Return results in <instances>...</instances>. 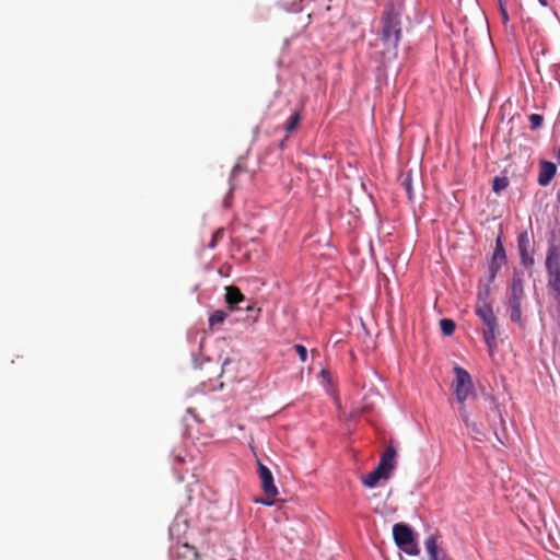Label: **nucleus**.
Returning a JSON list of instances; mask_svg holds the SVG:
<instances>
[{
  "label": "nucleus",
  "mask_w": 560,
  "mask_h": 560,
  "mask_svg": "<svg viewBox=\"0 0 560 560\" xmlns=\"http://www.w3.org/2000/svg\"><path fill=\"white\" fill-rule=\"evenodd\" d=\"M505 1L506 0H498V4H499V9H500V14H501L503 23H508L509 22V13H508V10L505 8Z\"/></svg>",
  "instance_id": "24"
},
{
  "label": "nucleus",
  "mask_w": 560,
  "mask_h": 560,
  "mask_svg": "<svg viewBox=\"0 0 560 560\" xmlns=\"http://www.w3.org/2000/svg\"><path fill=\"white\" fill-rule=\"evenodd\" d=\"M383 45L382 65L386 67L398 57V45L402 38L401 11L394 3L386 4L377 32Z\"/></svg>",
  "instance_id": "1"
},
{
  "label": "nucleus",
  "mask_w": 560,
  "mask_h": 560,
  "mask_svg": "<svg viewBox=\"0 0 560 560\" xmlns=\"http://www.w3.org/2000/svg\"><path fill=\"white\" fill-rule=\"evenodd\" d=\"M230 362V359H225L223 362V366L226 365Z\"/></svg>",
  "instance_id": "34"
},
{
  "label": "nucleus",
  "mask_w": 560,
  "mask_h": 560,
  "mask_svg": "<svg viewBox=\"0 0 560 560\" xmlns=\"http://www.w3.org/2000/svg\"><path fill=\"white\" fill-rule=\"evenodd\" d=\"M225 301L229 305L230 311L246 310L253 311L254 306L249 301H246L244 294L236 287L225 288Z\"/></svg>",
  "instance_id": "5"
},
{
  "label": "nucleus",
  "mask_w": 560,
  "mask_h": 560,
  "mask_svg": "<svg viewBox=\"0 0 560 560\" xmlns=\"http://www.w3.org/2000/svg\"><path fill=\"white\" fill-rule=\"evenodd\" d=\"M557 172V166L552 162L542 161L540 164L538 184L540 186H547L553 178Z\"/></svg>",
  "instance_id": "12"
},
{
  "label": "nucleus",
  "mask_w": 560,
  "mask_h": 560,
  "mask_svg": "<svg viewBox=\"0 0 560 560\" xmlns=\"http://www.w3.org/2000/svg\"><path fill=\"white\" fill-rule=\"evenodd\" d=\"M490 288L487 285L478 292L476 304V315L483 324L482 335L490 352L497 347V337L499 334L498 318L493 313L491 302L489 301Z\"/></svg>",
  "instance_id": "2"
},
{
  "label": "nucleus",
  "mask_w": 560,
  "mask_h": 560,
  "mask_svg": "<svg viewBox=\"0 0 560 560\" xmlns=\"http://www.w3.org/2000/svg\"><path fill=\"white\" fill-rule=\"evenodd\" d=\"M517 248L521 258V262L524 267H532L535 262L533 256V244L526 232L521 233L517 237Z\"/></svg>",
  "instance_id": "6"
},
{
  "label": "nucleus",
  "mask_w": 560,
  "mask_h": 560,
  "mask_svg": "<svg viewBox=\"0 0 560 560\" xmlns=\"http://www.w3.org/2000/svg\"><path fill=\"white\" fill-rule=\"evenodd\" d=\"M506 255L505 249L502 243V240L500 236H498L495 241V248L492 255V260L490 264V278L489 282H492L498 273V271L501 269L502 264L505 261Z\"/></svg>",
  "instance_id": "7"
},
{
  "label": "nucleus",
  "mask_w": 560,
  "mask_h": 560,
  "mask_svg": "<svg viewBox=\"0 0 560 560\" xmlns=\"http://www.w3.org/2000/svg\"><path fill=\"white\" fill-rule=\"evenodd\" d=\"M388 478L389 476L386 475L383 470H380L378 467L376 466L374 470H372L364 477L363 485L368 488H374L381 479Z\"/></svg>",
  "instance_id": "13"
},
{
  "label": "nucleus",
  "mask_w": 560,
  "mask_h": 560,
  "mask_svg": "<svg viewBox=\"0 0 560 560\" xmlns=\"http://www.w3.org/2000/svg\"><path fill=\"white\" fill-rule=\"evenodd\" d=\"M300 120H301L300 114L298 112L293 113L289 117V119H288V121H287V124L284 126L285 131L287 132H292L293 130H295V128L298 127Z\"/></svg>",
  "instance_id": "21"
},
{
  "label": "nucleus",
  "mask_w": 560,
  "mask_h": 560,
  "mask_svg": "<svg viewBox=\"0 0 560 560\" xmlns=\"http://www.w3.org/2000/svg\"><path fill=\"white\" fill-rule=\"evenodd\" d=\"M548 288L560 295V275H548Z\"/></svg>",
  "instance_id": "22"
},
{
  "label": "nucleus",
  "mask_w": 560,
  "mask_h": 560,
  "mask_svg": "<svg viewBox=\"0 0 560 560\" xmlns=\"http://www.w3.org/2000/svg\"><path fill=\"white\" fill-rule=\"evenodd\" d=\"M404 552L410 556H418L420 553V549L418 547L416 536L408 540V542H404L399 546Z\"/></svg>",
  "instance_id": "16"
},
{
  "label": "nucleus",
  "mask_w": 560,
  "mask_h": 560,
  "mask_svg": "<svg viewBox=\"0 0 560 560\" xmlns=\"http://www.w3.org/2000/svg\"><path fill=\"white\" fill-rule=\"evenodd\" d=\"M494 433H495V435H497L498 441H499V442H501V443L503 444V441H502V440H501V438L498 435V433H497V432H494Z\"/></svg>",
  "instance_id": "31"
},
{
  "label": "nucleus",
  "mask_w": 560,
  "mask_h": 560,
  "mask_svg": "<svg viewBox=\"0 0 560 560\" xmlns=\"http://www.w3.org/2000/svg\"><path fill=\"white\" fill-rule=\"evenodd\" d=\"M557 200H558V202L560 203V190H559V191H558V194H557Z\"/></svg>",
  "instance_id": "32"
},
{
  "label": "nucleus",
  "mask_w": 560,
  "mask_h": 560,
  "mask_svg": "<svg viewBox=\"0 0 560 560\" xmlns=\"http://www.w3.org/2000/svg\"><path fill=\"white\" fill-rule=\"evenodd\" d=\"M412 528L405 523H397L393 526V537L395 544L399 547L404 542H408L409 539L415 537Z\"/></svg>",
  "instance_id": "9"
},
{
  "label": "nucleus",
  "mask_w": 560,
  "mask_h": 560,
  "mask_svg": "<svg viewBox=\"0 0 560 560\" xmlns=\"http://www.w3.org/2000/svg\"><path fill=\"white\" fill-rule=\"evenodd\" d=\"M401 186L405 189L409 200H412L413 192H412V175L411 172L406 173L401 178Z\"/></svg>",
  "instance_id": "17"
},
{
  "label": "nucleus",
  "mask_w": 560,
  "mask_h": 560,
  "mask_svg": "<svg viewBox=\"0 0 560 560\" xmlns=\"http://www.w3.org/2000/svg\"><path fill=\"white\" fill-rule=\"evenodd\" d=\"M523 282V275L518 271H514L510 288L509 304L521 303L524 296Z\"/></svg>",
  "instance_id": "8"
},
{
  "label": "nucleus",
  "mask_w": 560,
  "mask_h": 560,
  "mask_svg": "<svg viewBox=\"0 0 560 560\" xmlns=\"http://www.w3.org/2000/svg\"><path fill=\"white\" fill-rule=\"evenodd\" d=\"M222 236H223V231L220 229V230H218L217 232L213 233L212 240H211V242L209 243L208 246L210 248H214L217 246L218 240L222 238Z\"/></svg>",
  "instance_id": "26"
},
{
  "label": "nucleus",
  "mask_w": 560,
  "mask_h": 560,
  "mask_svg": "<svg viewBox=\"0 0 560 560\" xmlns=\"http://www.w3.org/2000/svg\"><path fill=\"white\" fill-rule=\"evenodd\" d=\"M491 401H492L493 404H495V400H494V398H492V397H491ZM493 410H494V412L498 415V417H499V419H500V423H501V424H504V423H505V421H504V419H503V418H502V416H501V412H500V410H499L498 405H494V409H493Z\"/></svg>",
  "instance_id": "28"
},
{
  "label": "nucleus",
  "mask_w": 560,
  "mask_h": 560,
  "mask_svg": "<svg viewBox=\"0 0 560 560\" xmlns=\"http://www.w3.org/2000/svg\"><path fill=\"white\" fill-rule=\"evenodd\" d=\"M322 374H323V376H326V375H328V372L326 370H322Z\"/></svg>",
  "instance_id": "30"
},
{
  "label": "nucleus",
  "mask_w": 560,
  "mask_h": 560,
  "mask_svg": "<svg viewBox=\"0 0 560 560\" xmlns=\"http://www.w3.org/2000/svg\"><path fill=\"white\" fill-rule=\"evenodd\" d=\"M459 413H460V417H462L463 421L465 422V424L466 425H470L469 424V417H468V412H467L465 402L460 404V406H459Z\"/></svg>",
  "instance_id": "27"
},
{
  "label": "nucleus",
  "mask_w": 560,
  "mask_h": 560,
  "mask_svg": "<svg viewBox=\"0 0 560 560\" xmlns=\"http://www.w3.org/2000/svg\"><path fill=\"white\" fill-rule=\"evenodd\" d=\"M425 550L429 555L430 560H435L436 555L439 553V546L436 537L430 535L424 541Z\"/></svg>",
  "instance_id": "14"
},
{
  "label": "nucleus",
  "mask_w": 560,
  "mask_h": 560,
  "mask_svg": "<svg viewBox=\"0 0 560 560\" xmlns=\"http://www.w3.org/2000/svg\"><path fill=\"white\" fill-rule=\"evenodd\" d=\"M294 349L296 353L299 354V358L302 362H305L307 360V349L303 345H295Z\"/></svg>",
  "instance_id": "25"
},
{
  "label": "nucleus",
  "mask_w": 560,
  "mask_h": 560,
  "mask_svg": "<svg viewBox=\"0 0 560 560\" xmlns=\"http://www.w3.org/2000/svg\"><path fill=\"white\" fill-rule=\"evenodd\" d=\"M229 313L222 310H217L209 316V326L214 328L217 325L223 324Z\"/></svg>",
  "instance_id": "15"
},
{
  "label": "nucleus",
  "mask_w": 560,
  "mask_h": 560,
  "mask_svg": "<svg viewBox=\"0 0 560 560\" xmlns=\"http://www.w3.org/2000/svg\"><path fill=\"white\" fill-rule=\"evenodd\" d=\"M396 450L393 446H388L383 453L381 460L377 465L380 470H383L386 475H390L395 468L396 462Z\"/></svg>",
  "instance_id": "11"
},
{
  "label": "nucleus",
  "mask_w": 560,
  "mask_h": 560,
  "mask_svg": "<svg viewBox=\"0 0 560 560\" xmlns=\"http://www.w3.org/2000/svg\"><path fill=\"white\" fill-rule=\"evenodd\" d=\"M548 275H560V252L556 246H550L546 257Z\"/></svg>",
  "instance_id": "10"
},
{
  "label": "nucleus",
  "mask_w": 560,
  "mask_h": 560,
  "mask_svg": "<svg viewBox=\"0 0 560 560\" xmlns=\"http://www.w3.org/2000/svg\"><path fill=\"white\" fill-rule=\"evenodd\" d=\"M509 308H510L511 320L521 325L522 324L521 303L509 304Z\"/></svg>",
  "instance_id": "18"
},
{
  "label": "nucleus",
  "mask_w": 560,
  "mask_h": 560,
  "mask_svg": "<svg viewBox=\"0 0 560 560\" xmlns=\"http://www.w3.org/2000/svg\"><path fill=\"white\" fill-rule=\"evenodd\" d=\"M258 476L261 481V489L268 499H260L257 502L268 506L272 505L273 501L271 499L278 495V488L275 485L270 469L260 462H258Z\"/></svg>",
  "instance_id": "4"
},
{
  "label": "nucleus",
  "mask_w": 560,
  "mask_h": 560,
  "mask_svg": "<svg viewBox=\"0 0 560 560\" xmlns=\"http://www.w3.org/2000/svg\"><path fill=\"white\" fill-rule=\"evenodd\" d=\"M455 382L453 385L454 394L459 404H464L466 399L474 393L475 386L470 374L462 366L454 368Z\"/></svg>",
  "instance_id": "3"
},
{
  "label": "nucleus",
  "mask_w": 560,
  "mask_h": 560,
  "mask_svg": "<svg viewBox=\"0 0 560 560\" xmlns=\"http://www.w3.org/2000/svg\"><path fill=\"white\" fill-rule=\"evenodd\" d=\"M509 186V179L505 176H497L492 183V189L495 194H500Z\"/></svg>",
  "instance_id": "19"
},
{
  "label": "nucleus",
  "mask_w": 560,
  "mask_h": 560,
  "mask_svg": "<svg viewBox=\"0 0 560 560\" xmlns=\"http://www.w3.org/2000/svg\"><path fill=\"white\" fill-rule=\"evenodd\" d=\"M440 327L445 336H451L455 331L456 325L453 319L443 318L440 320Z\"/></svg>",
  "instance_id": "20"
},
{
  "label": "nucleus",
  "mask_w": 560,
  "mask_h": 560,
  "mask_svg": "<svg viewBox=\"0 0 560 560\" xmlns=\"http://www.w3.org/2000/svg\"><path fill=\"white\" fill-rule=\"evenodd\" d=\"M241 171H242V167H241L240 165H235V166L233 167V170H232V173H231V179H232V178H234V177L236 176V174H237L238 172H241Z\"/></svg>",
  "instance_id": "29"
},
{
  "label": "nucleus",
  "mask_w": 560,
  "mask_h": 560,
  "mask_svg": "<svg viewBox=\"0 0 560 560\" xmlns=\"http://www.w3.org/2000/svg\"><path fill=\"white\" fill-rule=\"evenodd\" d=\"M539 2H540L542 5H547L546 0H539Z\"/></svg>",
  "instance_id": "33"
},
{
  "label": "nucleus",
  "mask_w": 560,
  "mask_h": 560,
  "mask_svg": "<svg viewBox=\"0 0 560 560\" xmlns=\"http://www.w3.org/2000/svg\"><path fill=\"white\" fill-rule=\"evenodd\" d=\"M528 118H529V122H530V128L533 130H536L542 126L544 117L541 115L532 114V115H529Z\"/></svg>",
  "instance_id": "23"
}]
</instances>
